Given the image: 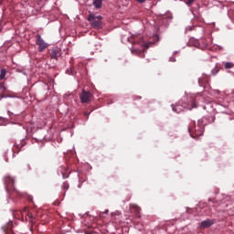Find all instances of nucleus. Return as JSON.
<instances>
[{
	"mask_svg": "<svg viewBox=\"0 0 234 234\" xmlns=\"http://www.w3.org/2000/svg\"><path fill=\"white\" fill-rule=\"evenodd\" d=\"M182 101L183 102L181 104H176V106H173L174 112L180 114V112H182L184 109H188V111L197 109V96L186 95L182 98Z\"/></svg>",
	"mask_w": 234,
	"mask_h": 234,
	"instance_id": "obj_1",
	"label": "nucleus"
},
{
	"mask_svg": "<svg viewBox=\"0 0 234 234\" xmlns=\"http://www.w3.org/2000/svg\"><path fill=\"white\" fill-rule=\"evenodd\" d=\"M129 43H132L133 45H139L140 47H142V49L138 50V49H132V54H141L142 56H144V50H145V48H148L149 46H147V44H145V39L144 38V37L142 35H133L130 38H128Z\"/></svg>",
	"mask_w": 234,
	"mask_h": 234,
	"instance_id": "obj_2",
	"label": "nucleus"
},
{
	"mask_svg": "<svg viewBox=\"0 0 234 234\" xmlns=\"http://www.w3.org/2000/svg\"><path fill=\"white\" fill-rule=\"evenodd\" d=\"M103 16H96L90 13L88 17L87 21L90 22L91 28H95L96 30H101L103 28Z\"/></svg>",
	"mask_w": 234,
	"mask_h": 234,
	"instance_id": "obj_3",
	"label": "nucleus"
},
{
	"mask_svg": "<svg viewBox=\"0 0 234 234\" xmlns=\"http://www.w3.org/2000/svg\"><path fill=\"white\" fill-rule=\"evenodd\" d=\"M188 133L192 138H198L204 134V122L199 120L197 125L190 126L188 128Z\"/></svg>",
	"mask_w": 234,
	"mask_h": 234,
	"instance_id": "obj_4",
	"label": "nucleus"
},
{
	"mask_svg": "<svg viewBox=\"0 0 234 234\" xmlns=\"http://www.w3.org/2000/svg\"><path fill=\"white\" fill-rule=\"evenodd\" d=\"M36 43L38 46V50L40 52H43L44 50H46L48 48V44H47V42H45V40L43 39V37H41V35L37 34L36 36Z\"/></svg>",
	"mask_w": 234,
	"mask_h": 234,
	"instance_id": "obj_5",
	"label": "nucleus"
},
{
	"mask_svg": "<svg viewBox=\"0 0 234 234\" xmlns=\"http://www.w3.org/2000/svg\"><path fill=\"white\" fill-rule=\"evenodd\" d=\"M80 99L81 103H90L92 100V93L82 90V92L80 94Z\"/></svg>",
	"mask_w": 234,
	"mask_h": 234,
	"instance_id": "obj_6",
	"label": "nucleus"
},
{
	"mask_svg": "<svg viewBox=\"0 0 234 234\" xmlns=\"http://www.w3.org/2000/svg\"><path fill=\"white\" fill-rule=\"evenodd\" d=\"M5 184L6 186V190L7 191H15L16 188L14 187V184H15V180L14 177L10 176H6L5 178Z\"/></svg>",
	"mask_w": 234,
	"mask_h": 234,
	"instance_id": "obj_7",
	"label": "nucleus"
},
{
	"mask_svg": "<svg viewBox=\"0 0 234 234\" xmlns=\"http://www.w3.org/2000/svg\"><path fill=\"white\" fill-rule=\"evenodd\" d=\"M20 213L22 217H24V215L26 216V220H27V222H36V218H34L32 213L28 212V207H25V209Z\"/></svg>",
	"mask_w": 234,
	"mask_h": 234,
	"instance_id": "obj_8",
	"label": "nucleus"
},
{
	"mask_svg": "<svg viewBox=\"0 0 234 234\" xmlns=\"http://www.w3.org/2000/svg\"><path fill=\"white\" fill-rule=\"evenodd\" d=\"M213 224H215V219H206L201 222L199 227L201 228V229H206L207 228H211Z\"/></svg>",
	"mask_w": 234,
	"mask_h": 234,
	"instance_id": "obj_9",
	"label": "nucleus"
},
{
	"mask_svg": "<svg viewBox=\"0 0 234 234\" xmlns=\"http://www.w3.org/2000/svg\"><path fill=\"white\" fill-rule=\"evenodd\" d=\"M122 214L117 212V213H112V222L113 224L120 225L122 223Z\"/></svg>",
	"mask_w": 234,
	"mask_h": 234,
	"instance_id": "obj_10",
	"label": "nucleus"
},
{
	"mask_svg": "<svg viewBox=\"0 0 234 234\" xmlns=\"http://www.w3.org/2000/svg\"><path fill=\"white\" fill-rule=\"evenodd\" d=\"M130 209L132 213H134L137 218H140V217H142L140 215V211H142V208H140V207H138L137 205H134V204L130 205Z\"/></svg>",
	"mask_w": 234,
	"mask_h": 234,
	"instance_id": "obj_11",
	"label": "nucleus"
},
{
	"mask_svg": "<svg viewBox=\"0 0 234 234\" xmlns=\"http://www.w3.org/2000/svg\"><path fill=\"white\" fill-rule=\"evenodd\" d=\"M58 56H59V48H55L51 50L50 58L51 59H58Z\"/></svg>",
	"mask_w": 234,
	"mask_h": 234,
	"instance_id": "obj_12",
	"label": "nucleus"
},
{
	"mask_svg": "<svg viewBox=\"0 0 234 234\" xmlns=\"http://www.w3.org/2000/svg\"><path fill=\"white\" fill-rule=\"evenodd\" d=\"M4 231L5 234H13L14 232L12 231V222L8 223L5 227H4Z\"/></svg>",
	"mask_w": 234,
	"mask_h": 234,
	"instance_id": "obj_13",
	"label": "nucleus"
},
{
	"mask_svg": "<svg viewBox=\"0 0 234 234\" xmlns=\"http://www.w3.org/2000/svg\"><path fill=\"white\" fill-rule=\"evenodd\" d=\"M207 80H208V78H207V77L200 78V79L198 80V83H199L200 87H204V84H205V83H207Z\"/></svg>",
	"mask_w": 234,
	"mask_h": 234,
	"instance_id": "obj_14",
	"label": "nucleus"
},
{
	"mask_svg": "<svg viewBox=\"0 0 234 234\" xmlns=\"http://www.w3.org/2000/svg\"><path fill=\"white\" fill-rule=\"evenodd\" d=\"M101 0H94L93 5H95V8H101Z\"/></svg>",
	"mask_w": 234,
	"mask_h": 234,
	"instance_id": "obj_15",
	"label": "nucleus"
},
{
	"mask_svg": "<svg viewBox=\"0 0 234 234\" xmlns=\"http://www.w3.org/2000/svg\"><path fill=\"white\" fill-rule=\"evenodd\" d=\"M6 90V87H5V84L0 83V94H3Z\"/></svg>",
	"mask_w": 234,
	"mask_h": 234,
	"instance_id": "obj_16",
	"label": "nucleus"
},
{
	"mask_svg": "<svg viewBox=\"0 0 234 234\" xmlns=\"http://www.w3.org/2000/svg\"><path fill=\"white\" fill-rule=\"evenodd\" d=\"M185 3L187 6H191L195 3V0H185Z\"/></svg>",
	"mask_w": 234,
	"mask_h": 234,
	"instance_id": "obj_17",
	"label": "nucleus"
},
{
	"mask_svg": "<svg viewBox=\"0 0 234 234\" xmlns=\"http://www.w3.org/2000/svg\"><path fill=\"white\" fill-rule=\"evenodd\" d=\"M232 67H233V63L231 62L225 63V69H232Z\"/></svg>",
	"mask_w": 234,
	"mask_h": 234,
	"instance_id": "obj_18",
	"label": "nucleus"
},
{
	"mask_svg": "<svg viewBox=\"0 0 234 234\" xmlns=\"http://www.w3.org/2000/svg\"><path fill=\"white\" fill-rule=\"evenodd\" d=\"M6 76V70L2 69L1 74H0V80H3Z\"/></svg>",
	"mask_w": 234,
	"mask_h": 234,
	"instance_id": "obj_19",
	"label": "nucleus"
},
{
	"mask_svg": "<svg viewBox=\"0 0 234 234\" xmlns=\"http://www.w3.org/2000/svg\"><path fill=\"white\" fill-rule=\"evenodd\" d=\"M218 68H216L215 69L212 70V74L213 76H215L216 74H218Z\"/></svg>",
	"mask_w": 234,
	"mask_h": 234,
	"instance_id": "obj_20",
	"label": "nucleus"
},
{
	"mask_svg": "<svg viewBox=\"0 0 234 234\" xmlns=\"http://www.w3.org/2000/svg\"><path fill=\"white\" fill-rule=\"evenodd\" d=\"M63 189H69V183L66 182L63 184Z\"/></svg>",
	"mask_w": 234,
	"mask_h": 234,
	"instance_id": "obj_21",
	"label": "nucleus"
},
{
	"mask_svg": "<svg viewBox=\"0 0 234 234\" xmlns=\"http://www.w3.org/2000/svg\"><path fill=\"white\" fill-rule=\"evenodd\" d=\"M194 45H195V47H200V41L195 40Z\"/></svg>",
	"mask_w": 234,
	"mask_h": 234,
	"instance_id": "obj_22",
	"label": "nucleus"
},
{
	"mask_svg": "<svg viewBox=\"0 0 234 234\" xmlns=\"http://www.w3.org/2000/svg\"><path fill=\"white\" fill-rule=\"evenodd\" d=\"M201 43L204 44V47H207V43H206V39L205 38L201 39Z\"/></svg>",
	"mask_w": 234,
	"mask_h": 234,
	"instance_id": "obj_23",
	"label": "nucleus"
},
{
	"mask_svg": "<svg viewBox=\"0 0 234 234\" xmlns=\"http://www.w3.org/2000/svg\"><path fill=\"white\" fill-rule=\"evenodd\" d=\"M137 3H140L141 5L142 4H144V3H145V1H147V0H135Z\"/></svg>",
	"mask_w": 234,
	"mask_h": 234,
	"instance_id": "obj_24",
	"label": "nucleus"
},
{
	"mask_svg": "<svg viewBox=\"0 0 234 234\" xmlns=\"http://www.w3.org/2000/svg\"><path fill=\"white\" fill-rule=\"evenodd\" d=\"M3 98H5V95L0 94V100H3Z\"/></svg>",
	"mask_w": 234,
	"mask_h": 234,
	"instance_id": "obj_25",
	"label": "nucleus"
},
{
	"mask_svg": "<svg viewBox=\"0 0 234 234\" xmlns=\"http://www.w3.org/2000/svg\"><path fill=\"white\" fill-rule=\"evenodd\" d=\"M63 175V178H69V176H66L65 174H62Z\"/></svg>",
	"mask_w": 234,
	"mask_h": 234,
	"instance_id": "obj_26",
	"label": "nucleus"
},
{
	"mask_svg": "<svg viewBox=\"0 0 234 234\" xmlns=\"http://www.w3.org/2000/svg\"><path fill=\"white\" fill-rule=\"evenodd\" d=\"M84 116H87V118H89V113L84 112Z\"/></svg>",
	"mask_w": 234,
	"mask_h": 234,
	"instance_id": "obj_27",
	"label": "nucleus"
},
{
	"mask_svg": "<svg viewBox=\"0 0 234 234\" xmlns=\"http://www.w3.org/2000/svg\"><path fill=\"white\" fill-rule=\"evenodd\" d=\"M102 213H109V209H106L104 212H102Z\"/></svg>",
	"mask_w": 234,
	"mask_h": 234,
	"instance_id": "obj_28",
	"label": "nucleus"
},
{
	"mask_svg": "<svg viewBox=\"0 0 234 234\" xmlns=\"http://www.w3.org/2000/svg\"><path fill=\"white\" fill-rule=\"evenodd\" d=\"M3 4V0H0V5H2Z\"/></svg>",
	"mask_w": 234,
	"mask_h": 234,
	"instance_id": "obj_29",
	"label": "nucleus"
}]
</instances>
